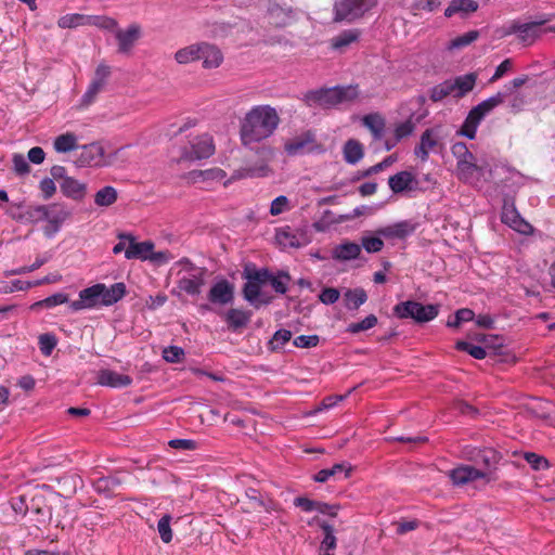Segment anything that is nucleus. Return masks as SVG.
<instances>
[{
    "mask_svg": "<svg viewBox=\"0 0 555 555\" xmlns=\"http://www.w3.org/2000/svg\"><path fill=\"white\" fill-rule=\"evenodd\" d=\"M393 312L400 319L411 318L417 323H425L437 318L439 306L433 304L423 305L418 301L408 300L396 305Z\"/></svg>",
    "mask_w": 555,
    "mask_h": 555,
    "instance_id": "5",
    "label": "nucleus"
},
{
    "mask_svg": "<svg viewBox=\"0 0 555 555\" xmlns=\"http://www.w3.org/2000/svg\"><path fill=\"white\" fill-rule=\"evenodd\" d=\"M98 383L112 388H124L132 384V378L112 370H102L99 372Z\"/></svg>",
    "mask_w": 555,
    "mask_h": 555,
    "instance_id": "23",
    "label": "nucleus"
},
{
    "mask_svg": "<svg viewBox=\"0 0 555 555\" xmlns=\"http://www.w3.org/2000/svg\"><path fill=\"white\" fill-rule=\"evenodd\" d=\"M291 281L288 272L280 271L276 275L271 273L269 282L272 288L279 294H285L287 292V285Z\"/></svg>",
    "mask_w": 555,
    "mask_h": 555,
    "instance_id": "51",
    "label": "nucleus"
},
{
    "mask_svg": "<svg viewBox=\"0 0 555 555\" xmlns=\"http://www.w3.org/2000/svg\"><path fill=\"white\" fill-rule=\"evenodd\" d=\"M69 301V297L65 293H55L42 300L36 301L30 306V309L37 311L39 309H52L56 306L67 304Z\"/></svg>",
    "mask_w": 555,
    "mask_h": 555,
    "instance_id": "41",
    "label": "nucleus"
},
{
    "mask_svg": "<svg viewBox=\"0 0 555 555\" xmlns=\"http://www.w3.org/2000/svg\"><path fill=\"white\" fill-rule=\"evenodd\" d=\"M350 470H351V467L348 466L347 464H345V463H337V464L333 465L330 468H324V469H321L320 472H318L314 475L313 479L317 482H325L331 477H335V476H337L339 474H343V473L345 474V477H348Z\"/></svg>",
    "mask_w": 555,
    "mask_h": 555,
    "instance_id": "38",
    "label": "nucleus"
},
{
    "mask_svg": "<svg viewBox=\"0 0 555 555\" xmlns=\"http://www.w3.org/2000/svg\"><path fill=\"white\" fill-rule=\"evenodd\" d=\"M555 14H544L539 16L535 21L524 23L518 39L526 46L532 44L542 34L541 26L553 21Z\"/></svg>",
    "mask_w": 555,
    "mask_h": 555,
    "instance_id": "16",
    "label": "nucleus"
},
{
    "mask_svg": "<svg viewBox=\"0 0 555 555\" xmlns=\"http://www.w3.org/2000/svg\"><path fill=\"white\" fill-rule=\"evenodd\" d=\"M319 525L324 533V538H323V540L321 542V546H320L321 551H328V552L334 551L337 545V540L334 534L333 526L325 521H322Z\"/></svg>",
    "mask_w": 555,
    "mask_h": 555,
    "instance_id": "45",
    "label": "nucleus"
},
{
    "mask_svg": "<svg viewBox=\"0 0 555 555\" xmlns=\"http://www.w3.org/2000/svg\"><path fill=\"white\" fill-rule=\"evenodd\" d=\"M80 167H103L107 164L105 150L100 142H92L81 146V151L76 159Z\"/></svg>",
    "mask_w": 555,
    "mask_h": 555,
    "instance_id": "9",
    "label": "nucleus"
},
{
    "mask_svg": "<svg viewBox=\"0 0 555 555\" xmlns=\"http://www.w3.org/2000/svg\"><path fill=\"white\" fill-rule=\"evenodd\" d=\"M249 320L250 313L241 309L232 308L225 314V321L232 331L246 326Z\"/></svg>",
    "mask_w": 555,
    "mask_h": 555,
    "instance_id": "35",
    "label": "nucleus"
},
{
    "mask_svg": "<svg viewBox=\"0 0 555 555\" xmlns=\"http://www.w3.org/2000/svg\"><path fill=\"white\" fill-rule=\"evenodd\" d=\"M269 23L278 28L292 25L296 20L295 11L286 3L271 2L268 10Z\"/></svg>",
    "mask_w": 555,
    "mask_h": 555,
    "instance_id": "12",
    "label": "nucleus"
},
{
    "mask_svg": "<svg viewBox=\"0 0 555 555\" xmlns=\"http://www.w3.org/2000/svg\"><path fill=\"white\" fill-rule=\"evenodd\" d=\"M62 193L73 199L80 201L86 195V184L74 178H65L60 182Z\"/></svg>",
    "mask_w": 555,
    "mask_h": 555,
    "instance_id": "30",
    "label": "nucleus"
},
{
    "mask_svg": "<svg viewBox=\"0 0 555 555\" xmlns=\"http://www.w3.org/2000/svg\"><path fill=\"white\" fill-rule=\"evenodd\" d=\"M190 177L193 181L202 180H222L225 177V172L220 168H210L206 170H193L190 172Z\"/></svg>",
    "mask_w": 555,
    "mask_h": 555,
    "instance_id": "47",
    "label": "nucleus"
},
{
    "mask_svg": "<svg viewBox=\"0 0 555 555\" xmlns=\"http://www.w3.org/2000/svg\"><path fill=\"white\" fill-rule=\"evenodd\" d=\"M361 36V30L351 28L340 31L331 39V48L337 51H344L350 44L357 42Z\"/></svg>",
    "mask_w": 555,
    "mask_h": 555,
    "instance_id": "29",
    "label": "nucleus"
},
{
    "mask_svg": "<svg viewBox=\"0 0 555 555\" xmlns=\"http://www.w3.org/2000/svg\"><path fill=\"white\" fill-rule=\"evenodd\" d=\"M102 291L103 287L101 286V283L83 288L79 292V298L69 302V308L75 312L95 308L101 305Z\"/></svg>",
    "mask_w": 555,
    "mask_h": 555,
    "instance_id": "11",
    "label": "nucleus"
},
{
    "mask_svg": "<svg viewBox=\"0 0 555 555\" xmlns=\"http://www.w3.org/2000/svg\"><path fill=\"white\" fill-rule=\"evenodd\" d=\"M441 4L440 0H414L410 5L413 15H420L423 12H435Z\"/></svg>",
    "mask_w": 555,
    "mask_h": 555,
    "instance_id": "46",
    "label": "nucleus"
},
{
    "mask_svg": "<svg viewBox=\"0 0 555 555\" xmlns=\"http://www.w3.org/2000/svg\"><path fill=\"white\" fill-rule=\"evenodd\" d=\"M449 95H452L451 79L444 80L429 90V99L433 102H440Z\"/></svg>",
    "mask_w": 555,
    "mask_h": 555,
    "instance_id": "48",
    "label": "nucleus"
},
{
    "mask_svg": "<svg viewBox=\"0 0 555 555\" xmlns=\"http://www.w3.org/2000/svg\"><path fill=\"white\" fill-rule=\"evenodd\" d=\"M207 298L214 305H229L234 299V285L221 279L210 287Z\"/></svg>",
    "mask_w": 555,
    "mask_h": 555,
    "instance_id": "15",
    "label": "nucleus"
},
{
    "mask_svg": "<svg viewBox=\"0 0 555 555\" xmlns=\"http://www.w3.org/2000/svg\"><path fill=\"white\" fill-rule=\"evenodd\" d=\"M69 215L70 212L64 204L54 203L49 205L48 216L46 219L48 221V225L44 229V233L48 236L56 233Z\"/></svg>",
    "mask_w": 555,
    "mask_h": 555,
    "instance_id": "18",
    "label": "nucleus"
},
{
    "mask_svg": "<svg viewBox=\"0 0 555 555\" xmlns=\"http://www.w3.org/2000/svg\"><path fill=\"white\" fill-rule=\"evenodd\" d=\"M377 5V0H338L334 5L335 22H354Z\"/></svg>",
    "mask_w": 555,
    "mask_h": 555,
    "instance_id": "4",
    "label": "nucleus"
},
{
    "mask_svg": "<svg viewBox=\"0 0 555 555\" xmlns=\"http://www.w3.org/2000/svg\"><path fill=\"white\" fill-rule=\"evenodd\" d=\"M505 98V93L498 92L494 95L483 100L478 105L474 106L466 116L459 133L470 140L475 139L477 128L481 120L496 106L504 103Z\"/></svg>",
    "mask_w": 555,
    "mask_h": 555,
    "instance_id": "2",
    "label": "nucleus"
},
{
    "mask_svg": "<svg viewBox=\"0 0 555 555\" xmlns=\"http://www.w3.org/2000/svg\"><path fill=\"white\" fill-rule=\"evenodd\" d=\"M215 153L212 137L204 133L190 142V150H185L181 158L184 160H199L210 157Z\"/></svg>",
    "mask_w": 555,
    "mask_h": 555,
    "instance_id": "7",
    "label": "nucleus"
},
{
    "mask_svg": "<svg viewBox=\"0 0 555 555\" xmlns=\"http://www.w3.org/2000/svg\"><path fill=\"white\" fill-rule=\"evenodd\" d=\"M478 9V3L474 0H452L444 11L447 17H452L456 13H473Z\"/></svg>",
    "mask_w": 555,
    "mask_h": 555,
    "instance_id": "36",
    "label": "nucleus"
},
{
    "mask_svg": "<svg viewBox=\"0 0 555 555\" xmlns=\"http://www.w3.org/2000/svg\"><path fill=\"white\" fill-rule=\"evenodd\" d=\"M448 476L455 486H463L468 482L488 478V472L478 469L472 465H460L448 472Z\"/></svg>",
    "mask_w": 555,
    "mask_h": 555,
    "instance_id": "14",
    "label": "nucleus"
},
{
    "mask_svg": "<svg viewBox=\"0 0 555 555\" xmlns=\"http://www.w3.org/2000/svg\"><path fill=\"white\" fill-rule=\"evenodd\" d=\"M477 74L475 73L455 77L451 80L452 95L456 99L464 98L475 88Z\"/></svg>",
    "mask_w": 555,
    "mask_h": 555,
    "instance_id": "25",
    "label": "nucleus"
},
{
    "mask_svg": "<svg viewBox=\"0 0 555 555\" xmlns=\"http://www.w3.org/2000/svg\"><path fill=\"white\" fill-rule=\"evenodd\" d=\"M362 124L366 127L375 140H380L384 135L386 121L385 118L378 114H367L362 118Z\"/></svg>",
    "mask_w": 555,
    "mask_h": 555,
    "instance_id": "32",
    "label": "nucleus"
},
{
    "mask_svg": "<svg viewBox=\"0 0 555 555\" xmlns=\"http://www.w3.org/2000/svg\"><path fill=\"white\" fill-rule=\"evenodd\" d=\"M439 146L438 135L435 129H426L420 140V144L415 147L414 153L423 162H426L430 152H436Z\"/></svg>",
    "mask_w": 555,
    "mask_h": 555,
    "instance_id": "22",
    "label": "nucleus"
},
{
    "mask_svg": "<svg viewBox=\"0 0 555 555\" xmlns=\"http://www.w3.org/2000/svg\"><path fill=\"white\" fill-rule=\"evenodd\" d=\"M377 322L378 320L375 314H369L360 322L350 323L347 327V332L351 334H358L374 327Z\"/></svg>",
    "mask_w": 555,
    "mask_h": 555,
    "instance_id": "52",
    "label": "nucleus"
},
{
    "mask_svg": "<svg viewBox=\"0 0 555 555\" xmlns=\"http://www.w3.org/2000/svg\"><path fill=\"white\" fill-rule=\"evenodd\" d=\"M53 149L57 153H68L78 149V137L74 132H65L55 137Z\"/></svg>",
    "mask_w": 555,
    "mask_h": 555,
    "instance_id": "34",
    "label": "nucleus"
},
{
    "mask_svg": "<svg viewBox=\"0 0 555 555\" xmlns=\"http://www.w3.org/2000/svg\"><path fill=\"white\" fill-rule=\"evenodd\" d=\"M118 198L115 188L106 185L99 190L94 195V203L100 207H108L113 205Z\"/></svg>",
    "mask_w": 555,
    "mask_h": 555,
    "instance_id": "42",
    "label": "nucleus"
},
{
    "mask_svg": "<svg viewBox=\"0 0 555 555\" xmlns=\"http://www.w3.org/2000/svg\"><path fill=\"white\" fill-rule=\"evenodd\" d=\"M103 287L101 294V305L102 306H112L118 302L127 293L126 285L122 282L115 283L107 287L105 284L101 283Z\"/></svg>",
    "mask_w": 555,
    "mask_h": 555,
    "instance_id": "27",
    "label": "nucleus"
},
{
    "mask_svg": "<svg viewBox=\"0 0 555 555\" xmlns=\"http://www.w3.org/2000/svg\"><path fill=\"white\" fill-rule=\"evenodd\" d=\"M470 460L474 461L478 469L488 472V478H485L487 481H490V475L496 468L501 460V455L492 448H485L481 450H477L476 454L470 456Z\"/></svg>",
    "mask_w": 555,
    "mask_h": 555,
    "instance_id": "17",
    "label": "nucleus"
},
{
    "mask_svg": "<svg viewBox=\"0 0 555 555\" xmlns=\"http://www.w3.org/2000/svg\"><path fill=\"white\" fill-rule=\"evenodd\" d=\"M121 480L116 476H106L98 478L93 481V488L98 493L105 494L106 496L114 493L120 487Z\"/></svg>",
    "mask_w": 555,
    "mask_h": 555,
    "instance_id": "37",
    "label": "nucleus"
},
{
    "mask_svg": "<svg viewBox=\"0 0 555 555\" xmlns=\"http://www.w3.org/2000/svg\"><path fill=\"white\" fill-rule=\"evenodd\" d=\"M261 285L253 282L251 280H247L243 287V296L244 298L253 304L256 308H258V304H256L259 295H260Z\"/></svg>",
    "mask_w": 555,
    "mask_h": 555,
    "instance_id": "54",
    "label": "nucleus"
},
{
    "mask_svg": "<svg viewBox=\"0 0 555 555\" xmlns=\"http://www.w3.org/2000/svg\"><path fill=\"white\" fill-rule=\"evenodd\" d=\"M414 129H415V124L411 119H408L403 122L398 124L395 128L396 141H400V140L411 135L413 133Z\"/></svg>",
    "mask_w": 555,
    "mask_h": 555,
    "instance_id": "64",
    "label": "nucleus"
},
{
    "mask_svg": "<svg viewBox=\"0 0 555 555\" xmlns=\"http://www.w3.org/2000/svg\"><path fill=\"white\" fill-rule=\"evenodd\" d=\"M38 345L41 353L43 356H50L53 351V349L57 345V338L52 333H44L41 334L38 338Z\"/></svg>",
    "mask_w": 555,
    "mask_h": 555,
    "instance_id": "53",
    "label": "nucleus"
},
{
    "mask_svg": "<svg viewBox=\"0 0 555 555\" xmlns=\"http://www.w3.org/2000/svg\"><path fill=\"white\" fill-rule=\"evenodd\" d=\"M478 37H479V31L478 30L467 31V33H465V34H463L461 36H457L454 39H452L450 41L448 48L450 50L464 48L466 46H469L474 41H476L478 39Z\"/></svg>",
    "mask_w": 555,
    "mask_h": 555,
    "instance_id": "50",
    "label": "nucleus"
},
{
    "mask_svg": "<svg viewBox=\"0 0 555 555\" xmlns=\"http://www.w3.org/2000/svg\"><path fill=\"white\" fill-rule=\"evenodd\" d=\"M475 317L473 310L468 308H462L457 310L452 320L447 322V326L449 327H459L463 322L472 321Z\"/></svg>",
    "mask_w": 555,
    "mask_h": 555,
    "instance_id": "60",
    "label": "nucleus"
},
{
    "mask_svg": "<svg viewBox=\"0 0 555 555\" xmlns=\"http://www.w3.org/2000/svg\"><path fill=\"white\" fill-rule=\"evenodd\" d=\"M361 254V246L354 242L346 241L334 247L332 257L340 261L357 259Z\"/></svg>",
    "mask_w": 555,
    "mask_h": 555,
    "instance_id": "28",
    "label": "nucleus"
},
{
    "mask_svg": "<svg viewBox=\"0 0 555 555\" xmlns=\"http://www.w3.org/2000/svg\"><path fill=\"white\" fill-rule=\"evenodd\" d=\"M244 274L247 280H251L260 285L268 283L271 278V272L268 269H246Z\"/></svg>",
    "mask_w": 555,
    "mask_h": 555,
    "instance_id": "59",
    "label": "nucleus"
},
{
    "mask_svg": "<svg viewBox=\"0 0 555 555\" xmlns=\"http://www.w3.org/2000/svg\"><path fill=\"white\" fill-rule=\"evenodd\" d=\"M451 152L457 162L475 159V156L472 152H469L467 145L464 142L454 143L451 147Z\"/></svg>",
    "mask_w": 555,
    "mask_h": 555,
    "instance_id": "62",
    "label": "nucleus"
},
{
    "mask_svg": "<svg viewBox=\"0 0 555 555\" xmlns=\"http://www.w3.org/2000/svg\"><path fill=\"white\" fill-rule=\"evenodd\" d=\"M344 300L347 309L357 310L367 300V295L363 288L348 289L344 294Z\"/></svg>",
    "mask_w": 555,
    "mask_h": 555,
    "instance_id": "40",
    "label": "nucleus"
},
{
    "mask_svg": "<svg viewBox=\"0 0 555 555\" xmlns=\"http://www.w3.org/2000/svg\"><path fill=\"white\" fill-rule=\"evenodd\" d=\"M320 149L321 146L317 143L314 133L310 130L292 138L284 144V151L289 156L312 153Z\"/></svg>",
    "mask_w": 555,
    "mask_h": 555,
    "instance_id": "8",
    "label": "nucleus"
},
{
    "mask_svg": "<svg viewBox=\"0 0 555 555\" xmlns=\"http://www.w3.org/2000/svg\"><path fill=\"white\" fill-rule=\"evenodd\" d=\"M358 95L357 86H346L310 91L307 93V100L324 107H331L343 102L353 101Z\"/></svg>",
    "mask_w": 555,
    "mask_h": 555,
    "instance_id": "3",
    "label": "nucleus"
},
{
    "mask_svg": "<svg viewBox=\"0 0 555 555\" xmlns=\"http://www.w3.org/2000/svg\"><path fill=\"white\" fill-rule=\"evenodd\" d=\"M343 152L348 164H357L364 155L362 144L353 139L345 143Z\"/></svg>",
    "mask_w": 555,
    "mask_h": 555,
    "instance_id": "39",
    "label": "nucleus"
},
{
    "mask_svg": "<svg viewBox=\"0 0 555 555\" xmlns=\"http://www.w3.org/2000/svg\"><path fill=\"white\" fill-rule=\"evenodd\" d=\"M171 516L169 514L164 515L157 524V530L159 537L164 543H169L172 540V530L170 527Z\"/></svg>",
    "mask_w": 555,
    "mask_h": 555,
    "instance_id": "55",
    "label": "nucleus"
},
{
    "mask_svg": "<svg viewBox=\"0 0 555 555\" xmlns=\"http://www.w3.org/2000/svg\"><path fill=\"white\" fill-rule=\"evenodd\" d=\"M29 511L37 516V521L40 524H47L51 520L52 508L42 494H36L31 498Z\"/></svg>",
    "mask_w": 555,
    "mask_h": 555,
    "instance_id": "26",
    "label": "nucleus"
},
{
    "mask_svg": "<svg viewBox=\"0 0 555 555\" xmlns=\"http://www.w3.org/2000/svg\"><path fill=\"white\" fill-rule=\"evenodd\" d=\"M184 357V350L178 346H169L163 350V358L169 363H179Z\"/></svg>",
    "mask_w": 555,
    "mask_h": 555,
    "instance_id": "61",
    "label": "nucleus"
},
{
    "mask_svg": "<svg viewBox=\"0 0 555 555\" xmlns=\"http://www.w3.org/2000/svg\"><path fill=\"white\" fill-rule=\"evenodd\" d=\"M119 240H128V246L126 248L127 259H141L151 261H166L167 253L157 251L154 253V243L152 241L135 242V238L131 234L121 233L118 235Z\"/></svg>",
    "mask_w": 555,
    "mask_h": 555,
    "instance_id": "6",
    "label": "nucleus"
},
{
    "mask_svg": "<svg viewBox=\"0 0 555 555\" xmlns=\"http://www.w3.org/2000/svg\"><path fill=\"white\" fill-rule=\"evenodd\" d=\"M88 25L96 26L102 29L113 30L117 27L116 20L108 16L88 15Z\"/></svg>",
    "mask_w": 555,
    "mask_h": 555,
    "instance_id": "57",
    "label": "nucleus"
},
{
    "mask_svg": "<svg viewBox=\"0 0 555 555\" xmlns=\"http://www.w3.org/2000/svg\"><path fill=\"white\" fill-rule=\"evenodd\" d=\"M414 184H416L414 175L405 170L390 176L388 179V185L395 194L402 193L404 191H412L414 189Z\"/></svg>",
    "mask_w": 555,
    "mask_h": 555,
    "instance_id": "24",
    "label": "nucleus"
},
{
    "mask_svg": "<svg viewBox=\"0 0 555 555\" xmlns=\"http://www.w3.org/2000/svg\"><path fill=\"white\" fill-rule=\"evenodd\" d=\"M111 76V67L105 63H100L95 68L92 82L98 83L102 87L106 85L108 77Z\"/></svg>",
    "mask_w": 555,
    "mask_h": 555,
    "instance_id": "63",
    "label": "nucleus"
},
{
    "mask_svg": "<svg viewBox=\"0 0 555 555\" xmlns=\"http://www.w3.org/2000/svg\"><path fill=\"white\" fill-rule=\"evenodd\" d=\"M417 229V223L411 220H403L377 230V233L385 238L404 240L413 234Z\"/></svg>",
    "mask_w": 555,
    "mask_h": 555,
    "instance_id": "20",
    "label": "nucleus"
},
{
    "mask_svg": "<svg viewBox=\"0 0 555 555\" xmlns=\"http://www.w3.org/2000/svg\"><path fill=\"white\" fill-rule=\"evenodd\" d=\"M201 42H196L179 49L175 53V60L180 65H186L201 59Z\"/></svg>",
    "mask_w": 555,
    "mask_h": 555,
    "instance_id": "33",
    "label": "nucleus"
},
{
    "mask_svg": "<svg viewBox=\"0 0 555 555\" xmlns=\"http://www.w3.org/2000/svg\"><path fill=\"white\" fill-rule=\"evenodd\" d=\"M103 89H104V87L90 81L86 92L81 96L80 105L83 106V107H88L89 105H91L95 101L98 94Z\"/></svg>",
    "mask_w": 555,
    "mask_h": 555,
    "instance_id": "58",
    "label": "nucleus"
},
{
    "mask_svg": "<svg viewBox=\"0 0 555 555\" xmlns=\"http://www.w3.org/2000/svg\"><path fill=\"white\" fill-rule=\"evenodd\" d=\"M501 220L513 230L522 234L530 233L532 230L531 224L521 218L514 205L504 204Z\"/></svg>",
    "mask_w": 555,
    "mask_h": 555,
    "instance_id": "19",
    "label": "nucleus"
},
{
    "mask_svg": "<svg viewBox=\"0 0 555 555\" xmlns=\"http://www.w3.org/2000/svg\"><path fill=\"white\" fill-rule=\"evenodd\" d=\"M276 241L283 247L300 248L310 243L307 229L284 227L276 232Z\"/></svg>",
    "mask_w": 555,
    "mask_h": 555,
    "instance_id": "10",
    "label": "nucleus"
},
{
    "mask_svg": "<svg viewBox=\"0 0 555 555\" xmlns=\"http://www.w3.org/2000/svg\"><path fill=\"white\" fill-rule=\"evenodd\" d=\"M280 124L278 112L269 105H257L241 121L240 137L243 145L261 142L271 137Z\"/></svg>",
    "mask_w": 555,
    "mask_h": 555,
    "instance_id": "1",
    "label": "nucleus"
},
{
    "mask_svg": "<svg viewBox=\"0 0 555 555\" xmlns=\"http://www.w3.org/2000/svg\"><path fill=\"white\" fill-rule=\"evenodd\" d=\"M201 50L199 61H202L203 68H218L223 63V53L216 44L201 41Z\"/></svg>",
    "mask_w": 555,
    "mask_h": 555,
    "instance_id": "21",
    "label": "nucleus"
},
{
    "mask_svg": "<svg viewBox=\"0 0 555 555\" xmlns=\"http://www.w3.org/2000/svg\"><path fill=\"white\" fill-rule=\"evenodd\" d=\"M85 25H88V15L85 14H65L57 20V26L60 28H76Z\"/></svg>",
    "mask_w": 555,
    "mask_h": 555,
    "instance_id": "43",
    "label": "nucleus"
},
{
    "mask_svg": "<svg viewBox=\"0 0 555 555\" xmlns=\"http://www.w3.org/2000/svg\"><path fill=\"white\" fill-rule=\"evenodd\" d=\"M205 269H201L197 275L192 278L183 276L178 282V287L185 292L188 295L195 296L201 294L202 286L204 285Z\"/></svg>",
    "mask_w": 555,
    "mask_h": 555,
    "instance_id": "31",
    "label": "nucleus"
},
{
    "mask_svg": "<svg viewBox=\"0 0 555 555\" xmlns=\"http://www.w3.org/2000/svg\"><path fill=\"white\" fill-rule=\"evenodd\" d=\"M292 338V332L288 330H279L274 333L269 341V347L272 351L282 349L286 343Z\"/></svg>",
    "mask_w": 555,
    "mask_h": 555,
    "instance_id": "56",
    "label": "nucleus"
},
{
    "mask_svg": "<svg viewBox=\"0 0 555 555\" xmlns=\"http://www.w3.org/2000/svg\"><path fill=\"white\" fill-rule=\"evenodd\" d=\"M455 348L460 351L467 352L469 356L478 360L485 359L489 354L486 348L473 345L464 340H459L455 345Z\"/></svg>",
    "mask_w": 555,
    "mask_h": 555,
    "instance_id": "49",
    "label": "nucleus"
},
{
    "mask_svg": "<svg viewBox=\"0 0 555 555\" xmlns=\"http://www.w3.org/2000/svg\"><path fill=\"white\" fill-rule=\"evenodd\" d=\"M142 36V27L138 23L130 24L126 29H117L115 33L118 42V52L129 54Z\"/></svg>",
    "mask_w": 555,
    "mask_h": 555,
    "instance_id": "13",
    "label": "nucleus"
},
{
    "mask_svg": "<svg viewBox=\"0 0 555 555\" xmlns=\"http://www.w3.org/2000/svg\"><path fill=\"white\" fill-rule=\"evenodd\" d=\"M245 498L247 499V506L245 508V512L258 511L260 508L269 511V507L266 505L261 493L257 489L248 488L245 491Z\"/></svg>",
    "mask_w": 555,
    "mask_h": 555,
    "instance_id": "44",
    "label": "nucleus"
}]
</instances>
